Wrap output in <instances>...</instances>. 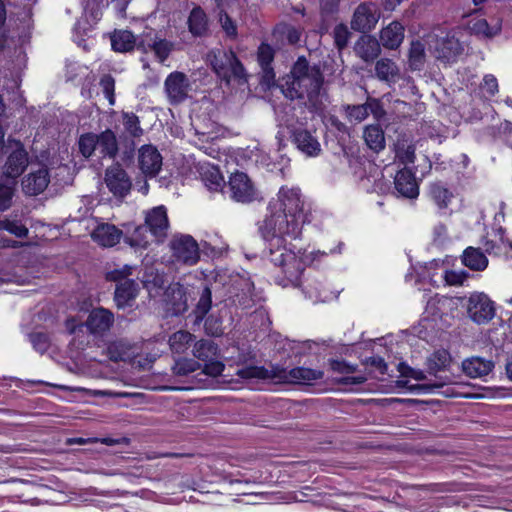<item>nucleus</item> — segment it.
Segmentation results:
<instances>
[{
	"instance_id": "1",
	"label": "nucleus",
	"mask_w": 512,
	"mask_h": 512,
	"mask_svg": "<svg viewBox=\"0 0 512 512\" xmlns=\"http://www.w3.org/2000/svg\"><path fill=\"white\" fill-rule=\"evenodd\" d=\"M324 75L318 65H310L305 57H299L290 73L283 79L281 89L291 100H302L310 109H319L325 94Z\"/></svg>"
},
{
	"instance_id": "2",
	"label": "nucleus",
	"mask_w": 512,
	"mask_h": 512,
	"mask_svg": "<svg viewBox=\"0 0 512 512\" xmlns=\"http://www.w3.org/2000/svg\"><path fill=\"white\" fill-rule=\"evenodd\" d=\"M243 379H269L276 383L309 385L323 378V371L306 367H296L290 370L279 366L270 369L259 366H248L238 370Z\"/></svg>"
},
{
	"instance_id": "3",
	"label": "nucleus",
	"mask_w": 512,
	"mask_h": 512,
	"mask_svg": "<svg viewBox=\"0 0 512 512\" xmlns=\"http://www.w3.org/2000/svg\"><path fill=\"white\" fill-rule=\"evenodd\" d=\"M169 220L165 206H157L148 210L145 214V225L137 227L128 242L135 248H147L150 240L145 235L148 229L157 242H162L168 235Z\"/></svg>"
},
{
	"instance_id": "4",
	"label": "nucleus",
	"mask_w": 512,
	"mask_h": 512,
	"mask_svg": "<svg viewBox=\"0 0 512 512\" xmlns=\"http://www.w3.org/2000/svg\"><path fill=\"white\" fill-rule=\"evenodd\" d=\"M303 223L304 220L290 217L287 212L272 210L271 215L266 217L260 229L267 241L280 244L286 236L298 237Z\"/></svg>"
},
{
	"instance_id": "5",
	"label": "nucleus",
	"mask_w": 512,
	"mask_h": 512,
	"mask_svg": "<svg viewBox=\"0 0 512 512\" xmlns=\"http://www.w3.org/2000/svg\"><path fill=\"white\" fill-rule=\"evenodd\" d=\"M207 57L213 71L222 80L227 83L235 80L239 84L247 81L245 69L233 51L216 49L212 50Z\"/></svg>"
},
{
	"instance_id": "6",
	"label": "nucleus",
	"mask_w": 512,
	"mask_h": 512,
	"mask_svg": "<svg viewBox=\"0 0 512 512\" xmlns=\"http://www.w3.org/2000/svg\"><path fill=\"white\" fill-rule=\"evenodd\" d=\"M426 42L434 57L445 64L456 62L464 52L463 44L450 33L441 37L434 33L428 34Z\"/></svg>"
},
{
	"instance_id": "7",
	"label": "nucleus",
	"mask_w": 512,
	"mask_h": 512,
	"mask_svg": "<svg viewBox=\"0 0 512 512\" xmlns=\"http://www.w3.org/2000/svg\"><path fill=\"white\" fill-rule=\"evenodd\" d=\"M171 262L174 265L193 266L200 259V249L196 240L188 234L174 235L169 243Z\"/></svg>"
},
{
	"instance_id": "8",
	"label": "nucleus",
	"mask_w": 512,
	"mask_h": 512,
	"mask_svg": "<svg viewBox=\"0 0 512 512\" xmlns=\"http://www.w3.org/2000/svg\"><path fill=\"white\" fill-rule=\"evenodd\" d=\"M270 208L271 210L287 212V215H290V217L304 220L302 213L303 203L298 188L281 187L277 194V199L271 201Z\"/></svg>"
},
{
	"instance_id": "9",
	"label": "nucleus",
	"mask_w": 512,
	"mask_h": 512,
	"mask_svg": "<svg viewBox=\"0 0 512 512\" xmlns=\"http://www.w3.org/2000/svg\"><path fill=\"white\" fill-rule=\"evenodd\" d=\"M228 187L231 199L239 203H251L259 197L257 188L244 172L232 173L228 181Z\"/></svg>"
},
{
	"instance_id": "10",
	"label": "nucleus",
	"mask_w": 512,
	"mask_h": 512,
	"mask_svg": "<svg viewBox=\"0 0 512 512\" xmlns=\"http://www.w3.org/2000/svg\"><path fill=\"white\" fill-rule=\"evenodd\" d=\"M469 317L477 324H485L495 316L493 301L484 293H473L467 304Z\"/></svg>"
},
{
	"instance_id": "11",
	"label": "nucleus",
	"mask_w": 512,
	"mask_h": 512,
	"mask_svg": "<svg viewBox=\"0 0 512 512\" xmlns=\"http://www.w3.org/2000/svg\"><path fill=\"white\" fill-rule=\"evenodd\" d=\"M380 19L378 6L372 2L359 4L351 19V28L359 32H369L375 28Z\"/></svg>"
},
{
	"instance_id": "12",
	"label": "nucleus",
	"mask_w": 512,
	"mask_h": 512,
	"mask_svg": "<svg viewBox=\"0 0 512 512\" xmlns=\"http://www.w3.org/2000/svg\"><path fill=\"white\" fill-rule=\"evenodd\" d=\"M104 180L109 191L119 198L125 197L132 187L130 177L119 164H114L106 169Z\"/></svg>"
},
{
	"instance_id": "13",
	"label": "nucleus",
	"mask_w": 512,
	"mask_h": 512,
	"mask_svg": "<svg viewBox=\"0 0 512 512\" xmlns=\"http://www.w3.org/2000/svg\"><path fill=\"white\" fill-rule=\"evenodd\" d=\"M138 167L146 177H155L161 170L163 158L158 149L151 145L146 144L138 150Z\"/></svg>"
},
{
	"instance_id": "14",
	"label": "nucleus",
	"mask_w": 512,
	"mask_h": 512,
	"mask_svg": "<svg viewBox=\"0 0 512 512\" xmlns=\"http://www.w3.org/2000/svg\"><path fill=\"white\" fill-rule=\"evenodd\" d=\"M189 87L187 76L179 71L170 73L164 82L165 93L171 104L183 102L188 96Z\"/></svg>"
},
{
	"instance_id": "15",
	"label": "nucleus",
	"mask_w": 512,
	"mask_h": 512,
	"mask_svg": "<svg viewBox=\"0 0 512 512\" xmlns=\"http://www.w3.org/2000/svg\"><path fill=\"white\" fill-rule=\"evenodd\" d=\"M113 324L114 314L103 307L92 309L84 323L88 331L95 336H103Z\"/></svg>"
},
{
	"instance_id": "16",
	"label": "nucleus",
	"mask_w": 512,
	"mask_h": 512,
	"mask_svg": "<svg viewBox=\"0 0 512 512\" xmlns=\"http://www.w3.org/2000/svg\"><path fill=\"white\" fill-rule=\"evenodd\" d=\"M28 153L20 142L14 143L13 150L9 153L3 166V174L15 181L28 166Z\"/></svg>"
},
{
	"instance_id": "17",
	"label": "nucleus",
	"mask_w": 512,
	"mask_h": 512,
	"mask_svg": "<svg viewBox=\"0 0 512 512\" xmlns=\"http://www.w3.org/2000/svg\"><path fill=\"white\" fill-rule=\"evenodd\" d=\"M111 46L114 51L121 53L131 52L136 46L146 52L145 41L137 43L136 37L129 30H115L111 35Z\"/></svg>"
},
{
	"instance_id": "18",
	"label": "nucleus",
	"mask_w": 512,
	"mask_h": 512,
	"mask_svg": "<svg viewBox=\"0 0 512 512\" xmlns=\"http://www.w3.org/2000/svg\"><path fill=\"white\" fill-rule=\"evenodd\" d=\"M292 141L302 153L309 157L318 156L321 152L319 141L306 129H295L292 132Z\"/></svg>"
},
{
	"instance_id": "19",
	"label": "nucleus",
	"mask_w": 512,
	"mask_h": 512,
	"mask_svg": "<svg viewBox=\"0 0 512 512\" xmlns=\"http://www.w3.org/2000/svg\"><path fill=\"white\" fill-rule=\"evenodd\" d=\"M50 182V176L46 168H41L29 173L22 180V190L26 195L36 196L42 193Z\"/></svg>"
},
{
	"instance_id": "20",
	"label": "nucleus",
	"mask_w": 512,
	"mask_h": 512,
	"mask_svg": "<svg viewBox=\"0 0 512 512\" xmlns=\"http://www.w3.org/2000/svg\"><path fill=\"white\" fill-rule=\"evenodd\" d=\"M394 184L397 192L405 198L414 199L419 195V187L415 175L407 168L397 172Z\"/></svg>"
},
{
	"instance_id": "21",
	"label": "nucleus",
	"mask_w": 512,
	"mask_h": 512,
	"mask_svg": "<svg viewBox=\"0 0 512 512\" xmlns=\"http://www.w3.org/2000/svg\"><path fill=\"white\" fill-rule=\"evenodd\" d=\"M139 290V283L135 279L117 284L114 292V301L117 308L125 309L131 307Z\"/></svg>"
},
{
	"instance_id": "22",
	"label": "nucleus",
	"mask_w": 512,
	"mask_h": 512,
	"mask_svg": "<svg viewBox=\"0 0 512 512\" xmlns=\"http://www.w3.org/2000/svg\"><path fill=\"white\" fill-rule=\"evenodd\" d=\"M197 171L201 180L209 190L219 191L224 187V178L216 165L206 161H200L197 164Z\"/></svg>"
},
{
	"instance_id": "23",
	"label": "nucleus",
	"mask_w": 512,
	"mask_h": 512,
	"mask_svg": "<svg viewBox=\"0 0 512 512\" xmlns=\"http://www.w3.org/2000/svg\"><path fill=\"white\" fill-rule=\"evenodd\" d=\"M122 231L109 223L99 224L91 233L92 239L103 247H112L120 242Z\"/></svg>"
},
{
	"instance_id": "24",
	"label": "nucleus",
	"mask_w": 512,
	"mask_h": 512,
	"mask_svg": "<svg viewBox=\"0 0 512 512\" xmlns=\"http://www.w3.org/2000/svg\"><path fill=\"white\" fill-rule=\"evenodd\" d=\"M254 285L248 279H241L234 287L232 303L242 309H250L255 305Z\"/></svg>"
},
{
	"instance_id": "25",
	"label": "nucleus",
	"mask_w": 512,
	"mask_h": 512,
	"mask_svg": "<svg viewBox=\"0 0 512 512\" xmlns=\"http://www.w3.org/2000/svg\"><path fill=\"white\" fill-rule=\"evenodd\" d=\"M354 51L365 62H372L381 53L380 42L373 36H361L355 43Z\"/></svg>"
},
{
	"instance_id": "26",
	"label": "nucleus",
	"mask_w": 512,
	"mask_h": 512,
	"mask_svg": "<svg viewBox=\"0 0 512 512\" xmlns=\"http://www.w3.org/2000/svg\"><path fill=\"white\" fill-rule=\"evenodd\" d=\"M404 26L393 21L380 31V43L387 49H397L404 40Z\"/></svg>"
},
{
	"instance_id": "27",
	"label": "nucleus",
	"mask_w": 512,
	"mask_h": 512,
	"mask_svg": "<svg viewBox=\"0 0 512 512\" xmlns=\"http://www.w3.org/2000/svg\"><path fill=\"white\" fill-rule=\"evenodd\" d=\"M493 368V361L476 356L467 358L462 362V370L470 378H482L488 375Z\"/></svg>"
},
{
	"instance_id": "28",
	"label": "nucleus",
	"mask_w": 512,
	"mask_h": 512,
	"mask_svg": "<svg viewBox=\"0 0 512 512\" xmlns=\"http://www.w3.org/2000/svg\"><path fill=\"white\" fill-rule=\"evenodd\" d=\"M280 268L285 277V281L281 284L283 286H286L289 283L297 285L304 270V265L302 260L297 257L295 253H288L285 264Z\"/></svg>"
},
{
	"instance_id": "29",
	"label": "nucleus",
	"mask_w": 512,
	"mask_h": 512,
	"mask_svg": "<svg viewBox=\"0 0 512 512\" xmlns=\"http://www.w3.org/2000/svg\"><path fill=\"white\" fill-rule=\"evenodd\" d=\"M166 301L176 315L184 313L188 308L187 296L179 284L169 286L166 292Z\"/></svg>"
},
{
	"instance_id": "30",
	"label": "nucleus",
	"mask_w": 512,
	"mask_h": 512,
	"mask_svg": "<svg viewBox=\"0 0 512 512\" xmlns=\"http://www.w3.org/2000/svg\"><path fill=\"white\" fill-rule=\"evenodd\" d=\"M110 359L113 361H129L136 355L135 345L125 340H118L108 347Z\"/></svg>"
},
{
	"instance_id": "31",
	"label": "nucleus",
	"mask_w": 512,
	"mask_h": 512,
	"mask_svg": "<svg viewBox=\"0 0 512 512\" xmlns=\"http://www.w3.org/2000/svg\"><path fill=\"white\" fill-rule=\"evenodd\" d=\"M375 75L380 81L395 82L399 76V68L391 59L382 58L375 64Z\"/></svg>"
},
{
	"instance_id": "32",
	"label": "nucleus",
	"mask_w": 512,
	"mask_h": 512,
	"mask_svg": "<svg viewBox=\"0 0 512 512\" xmlns=\"http://www.w3.org/2000/svg\"><path fill=\"white\" fill-rule=\"evenodd\" d=\"M363 138L366 145L376 153L385 148L384 131L379 125L366 126L363 132Z\"/></svg>"
},
{
	"instance_id": "33",
	"label": "nucleus",
	"mask_w": 512,
	"mask_h": 512,
	"mask_svg": "<svg viewBox=\"0 0 512 512\" xmlns=\"http://www.w3.org/2000/svg\"><path fill=\"white\" fill-rule=\"evenodd\" d=\"M97 146L104 157L114 158L118 153V142L115 133L107 129L97 135Z\"/></svg>"
},
{
	"instance_id": "34",
	"label": "nucleus",
	"mask_w": 512,
	"mask_h": 512,
	"mask_svg": "<svg viewBox=\"0 0 512 512\" xmlns=\"http://www.w3.org/2000/svg\"><path fill=\"white\" fill-rule=\"evenodd\" d=\"M188 27L192 35L202 37L208 31V20L205 12L196 7L192 9L188 18Z\"/></svg>"
},
{
	"instance_id": "35",
	"label": "nucleus",
	"mask_w": 512,
	"mask_h": 512,
	"mask_svg": "<svg viewBox=\"0 0 512 512\" xmlns=\"http://www.w3.org/2000/svg\"><path fill=\"white\" fill-rule=\"evenodd\" d=\"M450 364V355L446 350H438L434 352L427 360V367L430 374L435 375V380L439 378L448 379L449 384L450 378L445 376H437L436 373L444 370Z\"/></svg>"
},
{
	"instance_id": "36",
	"label": "nucleus",
	"mask_w": 512,
	"mask_h": 512,
	"mask_svg": "<svg viewBox=\"0 0 512 512\" xmlns=\"http://www.w3.org/2000/svg\"><path fill=\"white\" fill-rule=\"evenodd\" d=\"M463 264L475 271H482L488 265L486 256L478 248L468 247L464 250L462 256Z\"/></svg>"
},
{
	"instance_id": "37",
	"label": "nucleus",
	"mask_w": 512,
	"mask_h": 512,
	"mask_svg": "<svg viewBox=\"0 0 512 512\" xmlns=\"http://www.w3.org/2000/svg\"><path fill=\"white\" fill-rule=\"evenodd\" d=\"M192 352L200 361L214 360L218 357V346L210 339H201L194 343Z\"/></svg>"
},
{
	"instance_id": "38",
	"label": "nucleus",
	"mask_w": 512,
	"mask_h": 512,
	"mask_svg": "<svg viewBox=\"0 0 512 512\" xmlns=\"http://www.w3.org/2000/svg\"><path fill=\"white\" fill-rule=\"evenodd\" d=\"M426 62L425 44L421 40L410 43L408 63L411 70L420 71Z\"/></svg>"
},
{
	"instance_id": "39",
	"label": "nucleus",
	"mask_w": 512,
	"mask_h": 512,
	"mask_svg": "<svg viewBox=\"0 0 512 512\" xmlns=\"http://www.w3.org/2000/svg\"><path fill=\"white\" fill-rule=\"evenodd\" d=\"M448 379L439 378V380L432 381L429 383L408 385L407 380H397L396 386L400 388H407L410 392L416 394H429L435 393L438 389L443 388L447 385Z\"/></svg>"
},
{
	"instance_id": "40",
	"label": "nucleus",
	"mask_w": 512,
	"mask_h": 512,
	"mask_svg": "<svg viewBox=\"0 0 512 512\" xmlns=\"http://www.w3.org/2000/svg\"><path fill=\"white\" fill-rule=\"evenodd\" d=\"M195 336L188 331L179 330L173 333L168 340L170 349L173 353H184L194 342Z\"/></svg>"
},
{
	"instance_id": "41",
	"label": "nucleus",
	"mask_w": 512,
	"mask_h": 512,
	"mask_svg": "<svg viewBox=\"0 0 512 512\" xmlns=\"http://www.w3.org/2000/svg\"><path fill=\"white\" fill-rule=\"evenodd\" d=\"M146 50L151 49L159 62L163 63L174 50V43L157 36L150 39L149 42L145 43Z\"/></svg>"
},
{
	"instance_id": "42",
	"label": "nucleus",
	"mask_w": 512,
	"mask_h": 512,
	"mask_svg": "<svg viewBox=\"0 0 512 512\" xmlns=\"http://www.w3.org/2000/svg\"><path fill=\"white\" fill-rule=\"evenodd\" d=\"M136 270V266L125 264L123 266L109 270L106 273V280L115 282L116 285L121 284V282L124 281H131L133 280L131 277L134 276Z\"/></svg>"
},
{
	"instance_id": "43",
	"label": "nucleus",
	"mask_w": 512,
	"mask_h": 512,
	"mask_svg": "<svg viewBox=\"0 0 512 512\" xmlns=\"http://www.w3.org/2000/svg\"><path fill=\"white\" fill-rule=\"evenodd\" d=\"M507 246L512 248V243L504 240L501 230L495 232L493 238H486L484 242V249L488 254L499 255Z\"/></svg>"
},
{
	"instance_id": "44",
	"label": "nucleus",
	"mask_w": 512,
	"mask_h": 512,
	"mask_svg": "<svg viewBox=\"0 0 512 512\" xmlns=\"http://www.w3.org/2000/svg\"><path fill=\"white\" fill-rule=\"evenodd\" d=\"M429 195L440 209L447 208L453 197L452 193L440 184H432L429 189Z\"/></svg>"
},
{
	"instance_id": "45",
	"label": "nucleus",
	"mask_w": 512,
	"mask_h": 512,
	"mask_svg": "<svg viewBox=\"0 0 512 512\" xmlns=\"http://www.w3.org/2000/svg\"><path fill=\"white\" fill-rule=\"evenodd\" d=\"M122 123L125 132L133 138H138L143 134V129L140 126V120L137 115L132 112H124L122 114Z\"/></svg>"
},
{
	"instance_id": "46",
	"label": "nucleus",
	"mask_w": 512,
	"mask_h": 512,
	"mask_svg": "<svg viewBox=\"0 0 512 512\" xmlns=\"http://www.w3.org/2000/svg\"><path fill=\"white\" fill-rule=\"evenodd\" d=\"M201 368V364L190 358L180 357L172 366L173 373L178 376H186Z\"/></svg>"
},
{
	"instance_id": "47",
	"label": "nucleus",
	"mask_w": 512,
	"mask_h": 512,
	"mask_svg": "<svg viewBox=\"0 0 512 512\" xmlns=\"http://www.w3.org/2000/svg\"><path fill=\"white\" fill-rule=\"evenodd\" d=\"M396 157L403 164H411L415 161V146L405 141L396 144Z\"/></svg>"
},
{
	"instance_id": "48",
	"label": "nucleus",
	"mask_w": 512,
	"mask_h": 512,
	"mask_svg": "<svg viewBox=\"0 0 512 512\" xmlns=\"http://www.w3.org/2000/svg\"><path fill=\"white\" fill-rule=\"evenodd\" d=\"M79 151L85 157L89 158L97 146V135L86 133L80 136L78 141Z\"/></svg>"
},
{
	"instance_id": "49",
	"label": "nucleus",
	"mask_w": 512,
	"mask_h": 512,
	"mask_svg": "<svg viewBox=\"0 0 512 512\" xmlns=\"http://www.w3.org/2000/svg\"><path fill=\"white\" fill-rule=\"evenodd\" d=\"M15 185L16 182L13 180H9L4 184L0 183V211H5L11 206Z\"/></svg>"
},
{
	"instance_id": "50",
	"label": "nucleus",
	"mask_w": 512,
	"mask_h": 512,
	"mask_svg": "<svg viewBox=\"0 0 512 512\" xmlns=\"http://www.w3.org/2000/svg\"><path fill=\"white\" fill-rule=\"evenodd\" d=\"M343 110L346 114V117L351 122L360 123L364 121L368 117L367 107L364 104L359 105H344Z\"/></svg>"
},
{
	"instance_id": "51",
	"label": "nucleus",
	"mask_w": 512,
	"mask_h": 512,
	"mask_svg": "<svg viewBox=\"0 0 512 512\" xmlns=\"http://www.w3.org/2000/svg\"><path fill=\"white\" fill-rule=\"evenodd\" d=\"M279 245L270 241V261L275 266L281 267L286 262L287 254L293 252Z\"/></svg>"
},
{
	"instance_id": "52",
	"label": "nucleus",
	"mask_w": 512,
	"mask_h": 512,
	"mask_svg": "<svg viewBox=\"0 0 512 512\" xmlns=\"http://www.w3.org/2000/svg\"><path fill=\"white\" fill-rule=\"evenodd\" d=\"M350 35L351 33L346 25L338 24L335 26L333 29V38L334 43L339 50H342L347 46Z\"/></svg>"
},
{
	"instance_id": "53",
	"label": "nucleus",
	"mask_w": 512,
	"mask_h": 512,
	"mask_svg": "<svg viewBox=\"0 0 512 512\" xmlns=\"http://www.w3.org/2000/svg\"><path fill=\"white\" fill-rule=\"evenodd\" d=\"M471 30L477 35H483L485 37H493L494 35H496L499 32L500 27L499 26L490 27L485 19H478L471 26Z\"/></svg>"
},
{
	"instance_id": "54",
	"label": "nucleus",
	"mask_w": 512,
	"mask_h": 512,
	"mask_svg": "<svg viewBox=\"0 0 512 512\" xmlns=\"http://www.w3.org/2000/svg\"><path fill=\"white\" fill-rule=\"evenodd\" d=\"M99 84L109 104L114 105L115 79L110 74H105L101 77Z\"/></svg>"
},
{
	"instance_id": "55",
	"label": "nucleus",
	"mask_w": 512,
	"mask_h": 512,
	"mask_svg": "<svg viewBox=\"0 0 512 512\" xmlns=\"http://www.w3.org/2000/svg\"><path fill=\"white\" fill-rule=\"evenodd\" d=\"M212 304L211 290L209 287H204L197 303V317H203L210 310Z\"/></svg>"
},
{
	"instance_id": "56",
	"label": "nucleus",
	"mask_w": 512,
	"mask_h": 512,
	"mask_svg": "<svg viewBox=\"0 0 512 512\" xmlns=\"http://www.w3.org/2000/svg\"><path fill=\"white\" fill-rule=\"evenodd\" d=\"M29 339L34 349L39 353H44L48 350L50 342L48 336L45 333H31L29 335Z\"/></svg>"
},
{
	"instance_id": "57",
	"label": "nucleus",
	"mask_w": 512,
	"mask_h": 512,
	"mask_svg": "<svg viewBox=\"0 0 512 512\" xmlns=\"http://www.w3.org/2000/svg\"><path fill=\"white\" fill-rule=\"evenodd\" d=\"M481 91L489 97L494 96L499 89L498 81L496 77L492 74H487L483 77V80L480 84Z\"/></svg>"
},
{
	"instance_id": "58",
	"label": "nucleus",
	"mask_w": 512,
	"mask_h": 512,
	"mask_svg": "<svg viewBox=\"0 0 512 512\" xmlns=\"http://www.w3.org/2000/svg\"><path fill=\"white\" fill-rule=\"evenodd\" d=\"M273 58L274 51L272 47L268 44L262 43L258 48V61L262 69H266V67L270 66Z\"/></svg>"
},
{
	"instance_id": "59",
	"label": "nucleus",
	"mask_w": 512,
	"mask_h": 512,
	"mask_svg": "<svg viewBox=\"0 0 512 512\" xmlns=\"http://www.w3.org/2000/svg\"><path fill=\"white\" fill-rule=\"evenodd\" d=\"M1 230H7L8 232L20 238L25 237L28 234V229L24 225L10 220L3 221Z\"/></svg>"
},
{
	"instance_id": "60",
	"label": "nucleus",
	"mask_w": 512,
	"mask_h": 512,
	"mask_svg": "<svg viewBox=\"0 0 512 512\" xmlns=\"http://www.w3.org/2000/svg\"><path fill=\"white\" fill-rule=\"evenodd\" d=\"M219 21L221 23L222 29L225 31L227 36L236 37L237 27L234 21L229 17V15L224 10H221L219 13Z\"/></svg>"
},
{
	"instance_id": "61",
	"label": "nucleus",
	"mask_w": 512,
	"mask_h": 512,
	"mask_svg": "<svg viewBox=\"0 0 512 512\" xmlns=\"http://www.w3.org/2000/svg\"><path fill=\"white\" fill-rule=\"evenodd\" d=\"M204 363L203 373L211 377H217L221 375L225 367L221 361L217 360V358L214 360L205 361Z\"/></svg>"
},
{
	"instance_id": "62",
	"label": "nucleus",
	"mask_w": 512,
	"mask_h": 512,
	"mask_svg": "<svg viewBox=\"0 0 512 512\" xmlns=\"http://www.w3.org/2000/svg\"><path fill=\"white\" fill-rule=\"evenodd\" d=\"M365 105L367 107L368 115L371 113L376 119H381L385 115V110L380 100L372 97H368Z\"/></svg>"
},
{
	"instance_id": "63",
	"label": "nucleus",
	"mask_w": 512,
	"mask_h": 512,
	"mask_svg": "<svg viewBox=\"0 0 512 512\" xmlns=\"http://www.w3.org/2000/svg\"><path fill=\"white\" fill-rule=\"evenodd\" d=\"M398 371L404 377H411L417 381H424L427 379L426 374L422 370L414 369L405 363H400L398 365Z\"/></svg>"
},
{
	"instance_id": "64",
	"label": "nucleus",
	"mask_w": 512,
	"mask_h": 512,
	"mask_svg": "<svg viewBox=\"0 0 512 512\" xmlns=\"http://www.w3.org/2000/svg\"><path fill=\"white\" fill-rule=\"evenodd\" d=\"M330 367L333 371L342 374H349L356 371V366L341 360H332L330 362Z\"/></svg>"
}]
</instances>
